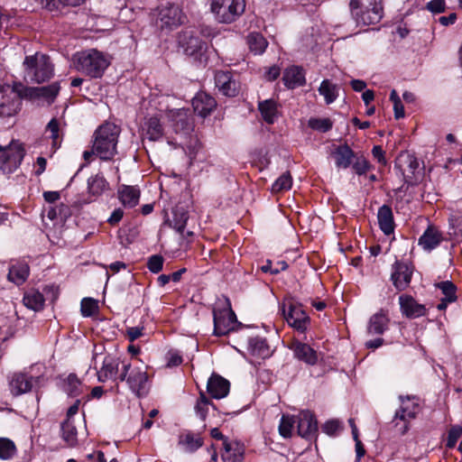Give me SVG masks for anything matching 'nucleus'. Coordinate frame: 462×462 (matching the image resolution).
Instances as JSON below:
<instances>
[{
	"label": "nucleus",
	"mask_w": 462,
	"mask_h": 462,
	"mask_svg": "<svg viewBox=\"0 0 462 462\" xmlns=\"http://www.w3.org/2000/svg\"><path fill=\"white\" fill-rule=\"evenodd\" d=\"M378 224L383 234L389 236L394 231V221L392 208L387 205L379 208L377 213Z\"/></svg>",
	"instance_id": "obj_34"
},
{
	"label": "nucleus",
	"mask_w": 462,
	"mask_h": 462,
	"mask_svg": "<svg viewBox=\"0 0 462 462\" xmlns=\"http://www.w3.org/2000/svg\"><path fill=\"white\" fill-rule=\"evenodd\" d=\"M296 425L298 435L301 438L311 439L316 437L318 422L310 411H302L296 416Z\"/></svg>",
	"instance_id": "obj_17"
},
{
	"label": "nucleus",
	"mask_w": 462,
	"mask_h": 462,
	"mask_svg": "<svg viewBox=\"0 0 462 462\" xmlns=\"http://www.w3.org/2000/svg\"><path fill=\"white\" fill-rule=\"evenodd\" d=\"M230 390L229 382L224 377L213 374L207 383V391L214 399L225 398Z\"/></svg>",
	"instance_id": "obj_21"
},
{
	"label": "nucleus",
	"mask_w": 462,
	"mask_h": 462,
	"mask_svg": "<svg viewBox=\"0 0 462 462\" xmlns=\"http://www.w3.org/2000/svg\"><path fill=\"white\" fill-rule=\"evenodd\" d=\"M60 122L57 118H52L46 126V131L51 133L50 137L52 140V147L54 149L60 147Z\"/></svg>",
	"instance_id": "obj_50"
},
{
	"label": "nucleus",
	"mask_w": 462,
	"mask_h": 462,
	"mask_svg": "<svg viewBox=\"0 0 462 462\" xmlns=\"http://www.w3.org/2000/svg\"><path fill=\"white\" fill-rule=\"evenodd\" d=\"M0 169L5 174L16 171L25 155L23 145L18 141H12L7 146L0 145Z\"/></svg>",
	"instance_id": "obj_9"
},
{
	"label": "nucleus",
	"mask_w": 462,
	"mask_h": 462,
	"mask_svg": "<svg viewBox=\"0 0 462 462\" xmlns=\"http://www.w3.org/2000/svg\"><path fill=\"white\" fill-rule=\"evenodd\" d=\"M332 154L335 159V165L338 169H347L356 157L355 152L347 144L337 146Z\"/></svg>",
	"instance_id": "obj_30"
},
{
	"label": "nucleus",
	"mask_w": 462,
	"mask_h": 462,
	"mask_svg": "<svg viewBox=\"0 0 462 462\" xmlns=\"http://www.w3.org/2000/svg\"><path fill=\"white\" fill-rule=\"evenodd\" d=\"M213 318L214 334L216 336H224L236 327V317L229 304L222 309H214Z\"/></svg>",
	"instance_id": "obj_12"
},
{
	"label": "nucleus",
	"mask_w": 462,
	"mask_h": 462,
	"mask_svg": "<svg viewBox=\"0 0 462 462\" xmlns=\"http://www.w3.org/2000/svg\"><path fill=\"white\" fill-rule=\"evenodd\" d=\"M292 178L290 172L282 173L272 185V191L274 193L288 190L291 188Z\"/></svg>",
	"instance_id": "obj_48"
},
{
	"label": "nucleus",
	"mask_w": 462,
	"mask_h": 462,
	"mask_svg": "<svg viewBox=\"0 0 462 462\" xmlns=\"http://www.w3.org/2000/svg\"><path fill=\"white\" fill-rule=\"evenodd\" d=\"M188 110L178 109L171 116L173 121V127L176 133L188 134L192 130V122L189 116Z\"/></svg>",
	"instance_id": "obj_32"
},
{
	"label": "nucleus",
	"mask_w": 462,
	"mask_h": 462,
	"mask_svg": "<svg viewBox=\"0 0 462 462\" xmlns=\"http://www.w3.org/2000/svg\"><path fill=\"white\" fill-rule=\"evenodd\" d=\"M215 85L221 94L235 97L238 93V83L230 71L218 70L215 74Z\"/></svg>",
	"instance_id": "obj_19"
},
{
	"label": "nucleus",
	"mask_w": 462,
	"mask_h": 462,
	"mask_svg": "<svg viewBox=\"0 0 462 462\" xmlns=\"http://www.w3.org/2000/svg\"><path fill=\"white\" fill-rule=\"evenodd\" d=\"M80 310L83 317H91L98 311V302L92 298H84Z\"/></svg>",
	"instance_id": "obj_51"
},
{
	"label": "nucleus",
	"mask_w": 462,
	"mask_h": 462,
	"mask_svg": "<svg viewBox=\"0 0 462 462\" xmlns=\"http://www.w3.org/2000/svg\"><path fill=\"white\" fill-rule=\"evenodd\" d=\"M46 215L51 220H60L62 222L71 215V211L69 206L60 203L58 206H50Z\"/></svg>",
	"instance_id": "obj_42"
},
{
	"label": "nucleus",
	"mask_w": 462,
	"mask_h": 462,
	"mask_svg": "<svg viewBox=\"0 0 462 462\" xmlns=\"http://www.w3.org/2000/svg\"><path fill=\"white\" fill-rule=\"evenodd\" d=\"M118 199L125 208H134L140 199V189L136 186L121 185L117 191Z\"/></svg>",
	"instance_id": "obj_28"
},
{
	"label": "nucleus",
	"mask_w": 462,
	"mask_h": 462,
	"mask_svg": "<svg viewBox=\"0 0 462 462\" xmlns=\"http://www.w3.org/2000/svg\"><path fill=\"white\" fill-rule=\"evenodd\" d=\"M449 235L457 241L462 240V215L455 214L448 218Z\"/></svg>",
	"instance_id": "obj_47"
},
{
	"label": "nucleus",
	"mask_w": 462,
	"mask_h": 462,
	"mask_svg": "<svg viewBox=\"0 0 462 462\" xmlns=\"http://www.w3.org/2000/svg\"><path fill=\"white\" fill-rule=\"evenodd\" d=\"M163 257L159 254H154L149 257L147 262V267L152 273H158L162 270L163 267Z\"/></svg>",
	"instance_id": "obj_56"
},
{
	"label": "nucleus",
	"mask_w": 462,
	"mask_h": 462,
	"mask_svg": "<svg viewBox=\"0 0 462 462\" xmlns=\"http://www.w3.org/2000/svg\"><path fill=\"white\" fill-rule=\"evenodd\" d=\"M398 167L401 169L406 182H412L419 170L420 163L418 159L410 153L402 154L398 159Z\"/></svg>",
	"instance_id": "obj_24"
},
{
	"label": "nucleus",
	"mask_w": 462,
	"mask_h": 462,
	"mask_svg": "<svg viewBox=\"0 0 462 462\" xmlns=\"http://www.w3.org/2000/svg\"><path fill=\"white\" fill-rule=\"evenodd\" d=\"M184 21L185 16L179 5L168 3L159 8L158 22L162 29L173 30Z\"/></svg>",
	"instance_id": "obj_11"
},
{
	"label": "nucleus",
	"mask_w": 462,
	"mask_h": 462,
	"mask_svg": "<svg viewBox=\"0 0 462 462\" xmlns=\"http://www.w3.org/2000/svg\"><path fill=\"white\" fill-rule=\"evenodd\" d=\"M16 453L14 443L7 438H0V458L11 459Z\"/></svg>",
	"instance_id": "obj_49"
},
{
	"label": "nucleus",
	"mask_w": 462,
	"mask_h": 462,
	"mask_svg": "<svg viewBox=\"0 0 462 462\" xmlns=\"http://www.w3.org/2000/svg\"><path fill=\"white\" fill-rule=\"evenodd\" d=\"M23 302L26 308L39 311L43 309L45 299L39 291L32 289L24 293Z\"/></svg>",
	"instance_id": "obj_39"
},
{
	"label": "nucleus",
	"mask_w": 462,
	"mask_h": 462,
	"mask_svg": "<svg viewBox=\"0 0 462 462\" xmlns=\"http://www.w3.org/2000/svg\"><path fill=\"white\" fill-rule=\"evenodd\" d=\"M349 10L357 25L376 24L383 15L381 0H350Z\"/></svg>",
	"instance_id": "obj_5"
},
{
	"label": "nucleus",
	"mask_w": 462,
	"mask_h": 462,
	"mask_svg": "<svg viewBox=\"0 0 462 462\" xmlns=\"http://www.w3.org/2000/svg\"><path fill=\"white\" fill-rule=\"evenodd\" d=\"M30 274V268L26 263L17 262L9 267L7 279L9 282L21 285L25 282Z\"/></svg>",
	"instance_id": "obj_31"
},
{
	"label": "nucleus",
	"mask_w": 462,
	"mask_h": 462,
	"mask_svg": "<svg viewBox=\"0 0 462 462\" xmlns=\"http://www.w3.org/2000/svg\"><path fill=\"white\" fill-rule=\"evenodd\" d=\"M289 348L293 352V355L297 359L308 365H313L318 361L316 351L306 343H302L299 340H293L289 346Z\"/></svg>",
	"instance_id": "obj_22"
},
{
	"label": "nucleus",
	"mask_w": 462,
	"mask_h": 462,
	"mask_svg": "<svg viewBox=\"0 0 462 462\" xmlns=\"http://www.w3.org/2000/svg\"><path fill=\"white\" fill-rule=\"evenodd\" d=\"M247 43L249 49L254 54H262L266 47L267 42L264 37L260 33H251L248 35Z\"/></svg>",
	"instance_id": "obj_45"
},
{
	"label": "nucleus",
	"mask_w": 462,
	"mask_h": 462,
	"mask_svg": "<svg viewBox=\"0 0 462 462\" xmlns=\"http://www.w3.org/2000/svg\"><path fill=\"white\" fill-rule=\"evenodd\" d=\"M188 217L186 213H181L179 217L177 214H174V219L172 223V227L178 233H183L186 224H187Z\"/></svg>",
	"instance_id": "obj_59"
},
{
	"label": "nucleus",
	"mask_w": 462,
	"mask_h": 462,
	"mask_svg": "<svg viewBox=\"0 0 462 462\" xmlns=\"http://www.w3.org/2000/svg\"><path fill=\"white\" fill-rule=\"evenodd\" d=\"M401 401L400 409L395 411L393 422L395 426H398L397 420H402L404 422L402 432H406L408 430L407 423L413 420L419 412V400L415 396H400Z\"/></svg>",
	"instance_id": "obj_13"
},
{
	"label": "nucleus",
	"mask_w": 462,
	"mask_h": 462,
	"mask_svg": "<svg viewBox=\"0 0 462 462\" xmlns=\"http://www.w3.org/2000/svg\"><path fill=\"white\" fill-rule=\"evenodd\" d=\"M126 381L131 391L137 396H143L148 393V376L139 367H134L130 363L122 361L119 382Z\"/></svg>",
	"instance_id": "obj_7"
},
{
	"label": "nucleus",
	"mask_w": 462,
	"mask_h": 462,
	"mask_svg": "<svg viewBox=\"0 0 462 462\" xmlns=\"http://www.w3.org/2000/svg\"><path fill=\"white\" fill-rule=\"evenodd\" d=\"M372 154L374 159L382 165H386L385 152L380 145H374L372 149Z\"/></svg>",
	"instance_id": "obj_62"
},
{
	"label": "nucleus",
	"mask_w": 462,
	"mask_h": 462,
	"mask_svg": "<svg viewBox=\"0 0 462 462\" xmlns=\"http://www.w3.org/2000/svg\"><path fill=\"white\" fill-rule=\"evenodd\" d=\"M248 351L252 356L258 359H265L271 356V350L266 340L261 337L249 339Z\"/></svg>",
	"instance_id": "obj_35"
},
{
	"label": "nucleus",
	"mask_w": 462,
	"mask_h": 462,
	"mask_svg": "<svg viewBox=\"0 0 462 462\" xmlns=\"http://www.w3.org/2000/svg\"><path fill=\"white\" fill-rule=\"evenodd\" d=\"M23 78L31 83H42L51 79L54 74L53 65L49 56L36 52L25 57L23 62Z\"/></svg>",
	"instance_id": "obj_3"
},
{
	"label": "nucleus",
	"mask_w": 462,
	"mask_h": 462,
	"mask_svg": "<svg viewBox=\"0 0 462 462\" xmlns=\"http://www.w3.org/2000/svg\"><path fill=\"white\" fill-rule=\"evenodd\" d=\"M73 63L79 72L91 79H98L110 65V59L97 49H88L75 53Z\"/></svg>",
	"instance_id": "obj_1"
},
{
	"label": "nucleus",
	"mask_w": 462,
	"mask_h": 462,
	"mask_svg": "<svg viewBox=\"0 0 462 462\" xmlns=\"http://www.w3.org/2000/svg\"><path fill=\"white\" fill-rule=\"evenodd\" d=\"M179 48L194 62L205 65L208 59V46L197 30L187 29L179 33Z\"/></svg>",
	"instance_id": "obj_4"
},
{
	"label": "nucleus",
	"mask_w": 462,
	"mask_h": 462,
	"mask_svg": "<svg viewBox=\"0 0 462 462\" xmlns=\"http://www.w3.org/2000/svg\"><path fill=\"white\" fill-rule=\"evenodd\" d=\"M296 425V416L282 415L280 420L279 432L283 438H291Z\"/></svg>",
	"instance_id": "obj_46"
},
{
	"label": "nucleus",
	"mask_w": 462,
	"mask_h": 462,
	"mask_svg": "<svg viewBox=\"0 0 462 462\" xmlns=\"http://www.w3.org/2000/svg\"><path fill=\"white\" fill-rule=\"evenodd\" d=\"M245 9V0H212L211 11L219 23H230L236 21Z\"/></svg>",
	"instance_id": "obj_8"
},
{
	"label": "nucleus",
	"mask_w": 462,
	"mask_h": 462,
	"mask_svg": "<svg viewBox=\"0 0 462 462\" xmlns=\"http://www.w3.org/2000/svg\"><path fill=\"white\" fill-rule=\"evenodd\" d=\"M342 430L341 422L338 420H330L324 423L322 430L329 435L334 436Z\"/></svg>",
	"instance_id": "obj_58"
},
{
	"label": "nucleus",
	"mask_w": 462,
	"mask_h": 462,
	"mask_svg": "<svg viewBox=\"0 0 462 462\" xmlns=\"http://www.w3.org/2000/svg\"><path fill=\"white\" fill-rule=\"evenodd\" d=\"M85 0H42L45 3L46 7L49 9L58 8L60 5L77 6L82 4Z\"/></svg>",
	"instance_id": "obj_57"
},
{
	"label": "nucleus",
	"mask_w": 462,
	"mask_h": 462,
	"mask_svg": "<svg viewBox=\"0 0 462 462\" xmlns=\"http://www.w3.org/2000/svg\"><path fill=\"white\" fill-rule=\"evenodd\" d=\"M399 304L402 314L408 319H418L426 315V307L411 295L402 294Z\"/></svg>",
	"instance_id": "obj_18"
},
{
	"label": "nucleus",
	"mask_w": 462,
	"mask_h": 462,
	"mask_svg": "<svg viewBox=\"0 0 462 462\" xmlns=\"http://www.w3.org/2000/svg\"><path fill=\"white\" fill-rule=\"evenodd\" d=\"M120 365H122V362L119 358L110 355L106 356L103 359L102 366L97 372L98 381L105 383L111 380L118 383L121 373Z\"/></svg>",
	"instance_id": "obj_16"
},
{
	"label": "nucleus",
	"mask_w": 462,
	"mask_h": 462,
	"mask_svg": "<svg viewBox=\"0 0 462 462\" xmlns=\"http://www.w3.org/2000/svg\"><path fill=\"white\" fill-rule=\"evenodd\" d=\"M243 454L244 448L239 443L224 441V450L221 455L224 462H241Z\"/></svg>",
	"instance_id": "obj_36"
},
{
	"label": "nucleus",
	"mask_w": 462,
	"mask_h": 462,
	"mask_svg": "<svg viewBox=\"0 0 462 462\" xmlns=\"http://www.w3.org/2000/svg\"><path fill=\"white\" fill-rule=\"evenodd\" d=\"M462 436V427L459 425H455L450 428L448 430L447 443L446 446L448 448H453L458 439Z\"/></svg>",
	"instance_id": "obj_55"
},
{
	"label": "nucleus",
	"mask_w": 462,
	"mask_h": 462,
	"mask_svg": "<svg viewBox=\"0 0 462 462\" xmlns=\"http://www.w3.org/2000/svg\"><path fill=\"white\" fill-rule=\"evenodd\" d=\"M216 106L215 98L203 91L199 92L192 99L194 112L202 118L209 116Z\"/></svg>",
	"instance_id": "obj_20"
},
{
	"label": "nucleus",
	"mask_w": 462,
	"mask_h": 462,
	"mask_svg": "<svg viewBox=\"0 0 462 462\" xmlns=\"http://www.w3.org/2000/svg\"><path fill=\"white\" fill-rule=\"evenodd\" d=\"M108 189V182L103 175L96 174L88 180V199L82 201V204H88L96 200Z\"/></svg>",
	"instance_id": "obj_23"
},
{
	"label": "nucleus",
	"mask_w": 462,
	"mask_h": 462,
	"mask_svg": "<svg viewBox=\"0 0 462 462\" xmlns=\"http://www.w3.org/2000/svg\"><path fill=\"white\" fill-rule=\"evenodd\" d=\"M319 92L324 97L327 105L332 104L338 97V88L328 79H324L319 88Z\"/></svg>",
	"instance_id": "obj_41"
},
{
	"label": "nucleus",
	"mask_w": 462,
	"mask_h": 462,
	"mask_svg": "<svg viewBox=\"0 0 462 462\" xmlns=\"http://www.w3.org/2000/svg\"><path fill=\"white\" fill-rule=\"evenodd\" d=\"M438 287L442 291L448 302H454L457 300L456 286L451 282H441Z\"/></svg>",
	"instance_id": "obj_54"
},
{
	"label": "nucleus",
	"mask_w": 462,
	"mask_h": 462,
	"mask_svg": "<svg viewBox=\"0 0 462 462\" xmlns=\"http://www.w3.org/2000/svg\"><path fill=\"white\" fill-rule=\"evenodd\" d=\"M442 240V234L436 227L429 226L419 238L418 244L424 251L430 252L438 247Z\"/></svg>",
	"instance_id": "obj_25"
},
{
	"label": "nucleus",
	"mask_w": 462,
	"mask_h": 462,
	"mask_svg": "<svg viewBox=\"0 0 462 462\" xmlns=\"http://www.w3.org/2000/svg\"><path fill=\"white\" fill-rule=\"evenodd\" d=\"M143 135L152 142L158 141L162 137L163 127L161 124L159 115L146 119L143 126Z\"/></svg>",
	"instance_id": "obj_27"
},
{
	"label": "nucleus",
	"mask_w": 462,
	"mask_h": 462,
	"mask_svg": "<svg viewBox=\"0 0 462 462\" xmlns=\"http://www.w3.org/2000/svg\"><path fill=\"white\" fill-rule=\"evenodd\" d=\"M388 318L386 314L380 311L375 314H374L368 322L367 326V332L370 335H382L385 329L387 328L388 325Z\"/></svg>",
	"instance_id": "obj_37"
},
{
	"label": "nucleus",
	"mask_w": 462,
	"mask_h": 462,
	"mask_svg": "<svg viewBox=\"0 0 462 462\" xmlns=\"http://www.w3.org/2000/svg\"><path fill=\"white\" fill-rule=\"evenodd\" d=\"M120 127L114 123L106 122L94 133L93 149L101 160H111L117 152L116 146Z\"/></svg>",
	"instance_id": "obj_2"
},
{
	"label": "nucleus",
	"mask_w": 462,
	"mask_h": 462,
	"mask_svg": "<svg viewBox=\"0 0 462 462\" xmlns=\"http://www.w3.org/2000/svg\"><path fill=\"white\" fill-rule=\"evenodd\" d=\"M60 87L58 82H53L44 87H26L24 86L23 97L32 101L42 100L51 104L60 92Z\"/></svg>",
	"instance_id": "obj_14"
},
{
	"label": "nucleus",
	"mask_w": 462,
	"mask_h": 462,
	"mask_svg": "<svg viewBox=\"0 0 462 462\" xmlns=\"http://www.w3.org/2000/svg\"><path fill=\"white\" fill-rule=\"evenodd\" d=\"M260 114L267 124H273L278 118V106L273 99L260 101L258 104Z\"/></svg>",
	"instance_id": "obj_38"
},
{
	"label": "nucleus",
	"mask_w": 462,
	"mask_h": 462,
	"mask_svg": "<svg viewBox=\"0 0 462 462\" xmlns=\"http://www.w3.org/2000/svg\"><path fill=\"white\" fill-rule=\"evenodd\" d=\"M213 407V403L206 396L205 393L200 392L199 398L197 400V402L194 406V411L196 415L201 420H205L207 415L209 411V408Z\"/></svg>",
	"instance_id": "obj_44"
},
{
	"label": "nucleus",
	"mask_w": 462,
	"mask_h": 462,
	"mask_svg": "<svg viewBox=\"0 0 462 462\" xmlns=\"http://www.w3.org/2000/svg\"><path fill=\"white\" fill-rule=\"evenodd\" d=\"M282 80L287 88H295L305 83V74L301 68L292 66L285 69Z\"/></svg>",
	"instance_id": "obj_33"
},
{
	"label": "nucleus",
	"mask_w": 462,
	"mask_h": 462,
	"mask_svg": "<svg viewBox=\"0 0 462 462\" xmlns=\"http://www.w3.org/2000/svg\"><path fill=\"white\" fill-rule=\"evenodd\" d=\"M123 216H124V210L120 208H116L112 212L111 216L107 218V222L112 226H116L121 221V219L123 218Z\"/></svg>",
	"instance_id": "obj_63"
},
{
	"label": "nucleus",
	"mask_w": 462,
	"mask_h": 462,
	"mask_svg": "<svg viewBox=\"0 0 462 462\" xmlns=\"http://www.w3.org/2000/svg\"><path fill=\"white\" fill-rule=\"evenodd\" d=\"M24 92V85L21 82L0 85V116H15L21 109V99L25 98Z\"/></svg>",
	"instance_id": "obj_6"
},
{
	"label": "nucleus",
	"mask_w": 462,
	"mask_h": 462,
	"mask_svg": "<svg viewBox=\"0 0 462 462\" xmlns=\"http://www.w3.org/2000/svg\"><path fill=\"white\" fill-rule=\"evenodd\" d=\"M32 376L25 374H14L10 380V390L14 395H21L32 390Z\"/></svg>",
	"instance_id": "obj_29"
},
{
	"label": "nucleus",
	"mask_w": 462,
	"mask_h": 462,
	"mask_svg": "<svg viewBox=\"0 0 462 462\" xmlns=\"http://www.w3.org/2000/svg\"><path fill=\"white\" fill-rule=\"evenodd\" d=\"M413 267L408 263L396 261L393 264L391 280L398 291H403L409 287Z\"/></svg>",
	"instance_id": "obj_15"
},
{
	"label": "nucleus",
	"mask_w": 462,
	"mask_h": 462,
	"mask_svg": "<svg viewBox=\"0 0 462 462\" xmlns=\"http://www.w3.org/2000/svg\"><path fill=\"white\" fill-rule=\"evenodd\" d=\"M182 363V357L178 353H170L168 357V366H178Z\"/></svg>",
	"instance_id": "obj_64"
},
{
	"label": "nucleus",
	"mask_w": 462,
	"mask_h": 462,
	"mask_svg": "<svg viewBox=\"0 0 462 462\" xmlns=\"http://www.w3.org/2000/svg\"><path fill=\"white\" fill-rule=\"evenodd\" d=\"M287 323L299 332H305L310 324V318L300 304L289 300L280 307Z\"/></svg>",
	"instance_id": "obj_10"
},
{
	"label": "nucleus",
	"mask_w": 462,
	"mask_h": 462,
	"mask_svg": "<svg viewBox=\"0 0 462 462\" xmlns=\"http://www.w3.org/2000/svg\"><path fill=\"white\" fill-rule=\"evenodd\" d=\"M64 392L71 397H78L83 393L84 386L75 374H70L63 382Z\"/></svg>",
	"instance_id": "obj_40"
},
{
	"label": "nucleus",
	"mask_w": 462,
	"mask_h": 462,
	"mask_svg": "<svg viewBox=\"0 0 462 462\" xmlns=\"http://www.w3.org/2000/svg\"><path fill=\"white\" fill-rule=\"evenodd\" d=\"M77 429L72 420L67 419L61 424V436L62 439L69 445L74 446L77 444Z\"/></svg>",
	"instance_id": "obj_43"
},
{
	"label": "nucleus",
	"mask_w": 462,
	"mask_h": 462,
	"mask_svg": "<svg viewBox=\"0 0 462 462\" xmlns=\"http://www.w3.org/2000/svg\"><path fill=\"white\" fill-rule=\"evenodd\" d=\"M309 126L321 133H326L332 128L333 123L329 118H310Z\"/></svg>",
	"instance_id": "obj_52"
},
{
	"label": "nucleus",
	"mask_w": 462,
	"mask_h": 462,
	"mask_svg": "<svg viewBox=\"0 0 462 462\" xmlns=\"http://www.w3.org/2000/svg\"><path fill=\"white\" fill-rule=\"evenodd\" d=\"M203 445V439L190 430H184L179 435L178 446L187 453H193Z\"/></svg>",
	"instance_id": "obj_26"
},
{
	"label": "nucleus",
	"mask_w": 462,
	"mask_h": 462,
	"mask_svg": "<svg viewBox=\"0 0 462 462\" xmlns=\"http://www.w3.org/2000/svg\"><path fill=\"white\" fill-rule=\"evenodd\" d=\"M445 0H431L427 4V9L434 14H440L445 11Z\"/></svg>",
	"instance_id": "obj_60"
},
{
	"label": "nucleus",
	"mask_w": 462,
	"mask_h": 462,
	"mask_svg": "<svg viewBox=\"0 0 462 462\" xmlns=\"http://www.w3.org/2000/svg\"><path fill=\"white\" fill-rule=\"evenodd\" d=\"M354 159L351 165L357 175H364L372 168L370 162L363 155L356 156Z\"/></svg>",
	"instance_id": "obj_53"
},
{
	"label": "nucleus",
	"mask_w": 462,
	"mask_h": 462,
	"mask_svg": "<svg viewBox=\"0 0 462 462\" xmlns=\"http://www.w3.org/2000/svg\"><path fill=\"white\" fill-rule=\"evenodd\" d=\"M143 327H130L126 328L125 335L129 341L133 342L143 336Z\"/></svg>",
	"instance_id": "obj_61"
}]
</instances>
